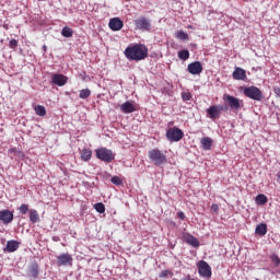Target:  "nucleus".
I'll use <instances>...</instances> for the list:
<instances>
[{
  "mask_svg": "<svg viewBox=\"0 0 280 280\" xmlns=\"http://www.w3.org/2000/svg\"><path fill=\"white\" fill-rule=\"evenodd\" d=\"M30 205L23 203L20 206L19 211L22 213V215H25L27 212H30Z\"/></svg>",
  "mask_w": 280,
  "mask_h": 280,
  "instance_id": "2f4dec72",
  "label": "nucleus"
},
{
  "mask_svg": "<svg viewBox=\"0 0 280 280\" xmlns=\"http://www.w3.org/2000/svg\"><path fill=\"white\" fill-rule=\"evenodd\" d=\"M245 97L254 100L255 102H261L264 100V92L255 85H250L244 89L243 91Z\"/></svg>",
  "mask_w": 280,
  "mask_h": 280,
  "instance_id": "20e7f679",
  "label": "nucleus"
},
{
  "mask_svg": "<svg viewBox=\"0 0 280 280\" xmlns=\"http://www.w3.org/2000/svg\"><path fill=\"white\" fill-rule=\"evenodd\" d=\"M224 110H229V107L217 104V105H211L209 108H207L206 113H207L208 119L215 121V119H218Z\"/></svg>",
  "mask_w": 280,
  "mask_h": 280,
  "instance_id": "39448f33",
  "label": "nucleus"
},
{
  "mask_svg": "<svg viewBox=\"0 0 280 280\" xmlns=\"http://www.w3.org/2000/svg\"><path fill=\"white\" fill-rule=\"evenodd\" d=\"M61 36H63L65 38H71V36H73V30H71V27L69 26H65L61 30Z\"/></svg>",
  "mask_w": 280,
  "mask_h": 280,
  "instance_id": "393cba45",
  "label": "nucleus"
},
{
  "mask_svg": "<svg viewBox=\"0 0 280 280\" xmlns=\"http://www.w3.org/2000/svg\"><path fill=\"white\" fill-rule=\"evenodd\" d=\"M177 218H179V220H185V218H187V217L185 215V212L178 211L177 212Z\"/></svg>",
  "mask_w": 280,
  "mask_h": 280,
  "instance_id": "4c0bfd02",
  "label": "nucleus"
},
{
  "mask_svg": "<svg viewBox=\"0 0 280 280\" xmlns=\"http://www.w3.org/2000/svg\"><path fill=\"white\" fill-rule=\"evenodd\" d=\"M0 220L2 224H12L14 221V212L8 209L0 210Z\"/></svg>",
  "mask_w": 280,
  "mask_h": 280,
  "instance_id": "9b49d317",
  "label": "nucleus"
},
{
  "mask_svg": "<svg viewBox=\"0 0 280 280\" xmlns=\"http://www.w3.org/2000/svg\"><path fill=\"white\" fill-rule=\"evenodd\" d=\"M28 277H32V279H36L38 277V265L33 264L28 270Z\"/></svg>",
  "mask_w": 280,
  "mask_h": 280,
  "instance_id": "5701e85b",
  "label": "nucleus"
},
{
  "mask_svg": "<svg viewBox=\"0 0 280 280\" xmlns=\"http://www.w3.org/2000/svg\"><path fill=\"white\" fill-rule=\"evenodd\" d=\"M160 279H167L168 277H174V272L172 270H163L159 275Z\"/></svg>",
  "mask_w": 280,
  "mask_h": 280,
  "instance_id": "7c9ffc66",
  "label": "nucleus"
},
{
  "mask_svg": "<svg viewBox=\"0 0 280 280\" xmlns=\"http://www.w3.org/2000/svg\"><path fill=\"white\" fill-rule=\"evenodd\" d=\"M202 69V63L200 61H195L188 65L187 71L190 72L191 75H200Z\"/></svg>",
  "mask_w": 280,
  "mask_h": 280,
  "instance_id": "ddd939ff",
  "label": "nucleus"
},
{
  "mask_svg": "<svg viewBox=\"0 0 280 280\" xmlns=\"http://www.w3.org/2000/svg\"><path fill=\"white\" fill-rule=\"evenodd\" d=\"M179 60H189V50L184 49L178 52Z\"/></svg>",
  "mask_w": 280,
  "mask_h": 280,
  "instance_id": "c85d7f7f",
  "label": "nucleus"
},
{
  "mask_svg": "<svg viewBox=\"0 0 280 280\" xmlns=\"http://www.w3.org/2000/svg\"><path fill=\"white\" fill-rule=\"evenodd\" d=\"M256 205H266V202H268V197L264 194H259L258 196H256Z\"/></svg>",
  "mask_w": 280,
  "mask_h": 280,
  "instance_id": "a878e982",
  "label": "nucleus"
},
{
  "mask_svg": "<svg viewBox=\"0 0 280 280\" xmlns=\"http://www.w3.org/2000/svg\"><path fill=\"white\" fill-rule=\"evenodd\" d=\"M108 27L112 32H119L124 27V21L119 18H113L109 20Z\"/></svg>",
  "mask_w": 280,
  "mask_h": 280,
  "instance_id": "4468645a",
  "label": "nucleus"
},
{
  "mask_svg": "<svg viewBox=\"0 0 280 280\" xmlns=\"http://www.w3.org/2000/svg\"><path fill=\"white\" fill-rule=\"evenodd\" d=\"M19 241L11 240L7 242L5 250L7 253H16V250H19Z\"/></svg>",
  "mask_w": 280,
  "mask_h": 280,
  "instance_id": "a211bd4d",
  "label": "nucleus"
},
{
  "mask_svg": "<svg viewBox=\"0 0 280 280\" xmlns=\"http://www.w3.org/2000/svg\"><path fill=\"white\" fill-rule=\"evenodd\" d=\"M233 80H238L242 82H246V70L241 67H236L232 73Z\"/></svg>",
  "mask_w": 280,
  "mask_h": 280,
  "instance_id": "2eb2a0df",
  "label": "nucleus"
},
{
  "mask_svg": "<svg viewBox=\"0 0 280 280\" xmlns=\"http://www.w3.org/2000/svg\"><path fill=\"white\" fill-rule=\"evenodd\" d=\"M148 156L152 163L155 164L156 167L160 165H165L167 163V155L163 153L159 148H154L149 151Z\"/></svg>",
  "mask_w": 280,
  "mask_h": 280,
  "instance_id": "f03ea898",
  "label": "nucleus"
},
{
  "mask_svg": "<svg viewBox=\"0 0 280 280\" xmlns=\"http://www.w3.org/2000/svg\"><path fill=\"white\" fill-rule=\"evenodd\" d=\"M125 56L128 60L139 62V60H144V58H148V47H145L143 44L128 46L125 49Z\"/></svg>",
  "mask_w": 280,
  "mask_h": 280,
  "instance_id": "f257e3e1",
  "label": "nucleus"
},
{
  "mask_svg": "<svg viewBox=\"0 0 280 280\" xmlns=\"http://www.w3.org/2000/svg\"><path fill=\"white\" fill-rule=\"evenodd\" d=\"M9 47L10 49H16V47H19V42L16 39H11L9 42Z\"/></svg>",
  "mask_w": 280,
  "mask_h": 280,
  "instance_id": "c9c22d12",
  "label": "nucleus"
},
{
  "mask_svg": "<svg viewBox=\"0 0 280 280\" xmlns=\"http://www.w3.org/2000/svg\"><path fill=\"white\" fill-rule=\"evenodd\" d=\"M255 233L259 235V237H264V235L268 233V225L266 223H259L256 225Z\"/></svg>",
  "mask_w": 280,
  "mask_h": 280,
  "instance_id": "aec40b11",
  "label": "nucleus"
},
{
  "mask_svg": "<svg viewBox=\"0 0 280 280\" xmlns=\"http://www.w3.org/2000/svg\"><path fill=\"white\" fill-rule=\"evenodd\" d=\"M182 100L184 102H189V100H191V93L190 92H183L182 93Z\"/></svg>",
  "mask_w": 280,
  "mask_h": 280,
  "instance_id": "f704fd0d",
  "label": "nucleus"
},
{
  "mask_svg": "<svg viewBox=\"0 0 280 280\" xmlns=\"http://www.w3.org/2000/svg\"><path fill=\"white\" fill-rule=\"evenodd\" d=\"M43 50H44L45 52H47V46H46V45L43 46Z\"/></svg>",
  "mask_w": 280,
  "mask_h": 280,
  "instance_id": "ea45409f",
  "label": "nucleus"
},
{
  "mask_svg": "<svg viewBox=\"0 0 280 280\" xmlns=\"http://www.w3.org/2000/svg\"><path fill=\"white\" fill-rule=\"evenodd\" d=\"M28 219L32 224H37V222H40V215L35 209L28 210Z\"/></svg>",
  "mask_w": 280,
  "mask_h": 280,
  "instance_id": "6ab92c4d",
  "label": "nucleus"
},
{
  "mask_svg": "<svg viewBox=\"0 0 280 280\" xmlns=\"http://www.w3.org/2000/svg\"><path fill=\"white\" fill-rule=\"evenodd\" d=\"M175 36L178 38V40H189V35L184 31H177Z\"/></svg>",
  "mask_w": 280,
  "mask_h": 280,
  "instance_id": "bb28decb",
  "label": "nucleus"
},
{
  "mask_svg": "<svg viewBox=\"0 0 280 280\" xmlns=\"http://www.w3.org/2000/svg\"><path fill=\"white\" fill-rule=\"evenodd\" d=\"M200 143H201L202 150H211L213 140L209 137H205V138H201Z\"/></svg>",
  "mask_w": 280,
  "mask_h": 280,
  "instance_id": "412c9836",
  "label": "nucleus"
},
{
  "mask_svg": "<svg viewBox=\"0 0 280 280\" xmlns=\"http://www.w3.org/2000/svg\"><path fill=\"white\" fill-rule=\"evenodd\" d=\"M136 30L140 32H151L152 31V21L145 16H140L133 21Z\"/></svg>",
  "mask_w": 280,
  "mask_h": 280,
  "instance_id": "6e6552de",
  "label": "nucleus"
},
{
  "mask_svg": "<svg viewBox=\"0 0 280 280\" xmlns=\"http://www.w3.org/2000/svg\"><path fill=\"white\" fill-rule=\"evenodd\" d=\"M34 110L38 117H45L47 115V109H45V106L43 105H36Z\"/></svg>",
  "mask_w": 280,
  "mask_h": 280,
  "instance_id": "b1692460",
  "label": "nucleus"
},
{
  "mask_svg": "<svg viewBox=\"0 0 280 280\" xmlns=\"http://www.w3.org/2000/svg\"><path fill=\"white\" fill-rule=\"evenodd\" d=\"M91 156H93V151H91V149H83L81 151V159L82 161H91Z\"/></svg>",
  "mask_w": 280,
  "mask_h": 280,
  "instance_id": "4be33fe9",
  "label": "nucleus"
},
{
  "mask_svg": "<svg viewBox=\"0 0 280 280\" xmlns=\"http://www.w3.org/2000/svg\"><path fill=\"white\" fill-rule=\"evenodd\" d=\"M79 97H80V100H89V97H91V90H89V89L81 90Z\"/></svg>",
  "mask_w": 280,
  "mask_h": 280,
  "instance_id": "cd10ccee",
  "label": "nucleus"
},
{
  "mask_svg": "<svg viewBox=\"0 0 280 280\" xmlns=\"http://www.w3.org/2000/svg\"><path fill=\"white\" fill-rule=\"evenodd\" d=\"M277 178L280 180V172L277 173Z\"/></svg>",
  "mask_w": 280,
  "mask_h": 280,
  "instance_id": "a19ab883",
  "label": "nucleus"
},
{
  "mask_svg": "<svg viewBox=\"0 0 280 280\" xmlns=\"http://www.w3.org/2000/svg\"><path fill=\"white\" fill-rule=\"evenodd\" d=\"M223 102H226L231 110H240V108H244V101L229 94L223 95Z\"/></svg>",
  "mask_w": 280,
  "mask_h": 280,
  "instance_id": "423d86ee",
  "label": "nucleus"
},
{
  "mask_svg": "<svg viewBox=\"0 0 280 280\" xmlns=\"http://www.w3.org/2000/svg\"><path fill=\"white\" fill-rule=\"evenodd\" d=\"M198 272L203 279H211V266L207 261L200 260L198 262Z\"/></svg>",
  "mask_w": 280,
  "mask_h": 280,
  "instance_id": "1a4fd4ad",
  "label": "nucleus"
},
{
  "mask_svg": "<svg viewBox=\"0 0 280 280\" xmlns=\"http://www.w3.org/2000/svg\"><path fill=\"white\" fill-rule=\"evenodd\" d=\"M211 209H212V211H214V213H218V211L220 210V206H218V203H213L211 206Z\"/></svg>",
  "mask_w": 280,
  "mask_h": 280,
  "instance_id": "e433bc0d",
  "label": "nucleus"
},
{
  "mask_svg": "<svg viewBox=\"0 0 280 280\" xmlns=\"http://www.w3.org/2000/svg\"><path fill=\"white\" fill-rule=\"evenodd\" d=\"M2 27H3L4 30H9L8 24H5V23L2 25Z\"/></svg>",
  "mask_w": 280,
  "mask_h": 280,
  "instance_id": "58836bf2",
  "label": "nucleus"
},
{
  "mask_svg": "<svg viewBox=\"0 0 280 280\" xmlns=\"http://www.w3.org/2000/svg\"><path fill=\"white\" fill-rule=\"evenodd\" d=\"M94 209H95V211H97V213H105L106 212V206H104L102 202L95 203Z\"/></svg>",
  "mask_w": 280,
  "mask_h": 280,
  "instance_id": "c756f323",
  "label": "nucleus"
},
{
  "mask_svg": "<svg viewBox=\"0 0 280 280\" xmlns=\"http://www.w3.org/2000/svg\"><path fill=\"white\" fill-rule=\"evenodd\" d=\"M270 259L276 267L280 266V258L277 254H271Z\"/></svg>",
  "mask_w": 280,
  "mask_h": 280,
  "instance_id": "473e14b6",
  "label": "nucleus"
},
{
  "mask_svg": "<svg viewBox=\"0 0 280 280\" xmlns=\"http://www.w3.org/2000/svg\"><path fill=\"white\" fill-rule=\"evenodd\" d=\"M120 110L125 115H130V113H135L137 110V107L135 104H132V102L127 101L120 105Z\"/></svg>",
  "mask_w": 280,
  "mask_h": 280,
  "instance_id": "dca6fc26",
  "label": "nucleus"
},
{
  "mask_svg": "<svg viewBox=\"0 0 280 280\" xmlns=\"http://www.w3.org/2000/svg\"><path fill=\"white\" fill-rule=\"evenodd\" d=\"M68 78L65 74H54L51 78L52 84H56V86H65L68 82Z\"/></svg>",
  "mask_w": 280,
  "mask_h": 280,
  "instance_id": "f3484780",
  "label": "nucleus"
},
{
  "mask_svg": "<svg viewBox=\"0 0 280 280\" xmlns=\"http://www.w3.org/2000/svg\"><path fill=\"white\" fill-rule=\"evenodd\" d=\"M57 266H73V257L70 254L57 256Z\"/></svg>",
  "mask_w": 280,
  "mask_h": 280,
  "instance_id": "f8f14e48",
  "label": "nucleus"
},
{
  "mask_svg": "<svg viewBox=\"0 0 280 280\" xmlns=\"http://www.w3.org/2000/svg\"><path fill=\"white\" fill-rule=\"evenodd\" d=\"M183 240L188 246H192V248L200 247V241L196 238V236L191 235L189 232L183 233Z\"/></svg>",
  "mask_w": 280,
  "mask_h": 280,
  "instance_id": "9d476101",
  "label": "nucleus"
},
{
  "mask_svg": "<svg viewBox=\"0 0 280 280\" xmlns=\"http://www.w3.org/2000/svg\"><path fill=\"white\" fill-rule=\"evenodd\" d=\"M185 137V132L178 127H172L166 131V139L170 143H177Z\"/></svg>",
  "mask_w": 280,
  "mask_h": 280,
  "instance_id": "0eeeda50",
  "label": "nucleus"
},
{
  "mask_svg": "<svg viewBox=\"0 0 280 280\" xmlns=\"http://www.w3.org/2000/svg\"><path fill=\"white\" fill-rule=\"evenodd\" d=\"M95 154H96V159H98V161H103V163H113L116 156L115 152H113V150L106 147L96 149Z\"/></svg>",
  "mask_w": 280,
  "mask_h": 280,
  "instance_id": "7ed1b4c3",
  "label": "nucleus"
},
{
  "mask_svg": "<svg viewBox=\"0 0 280 280\" xmlns=\"http://www.w3.org/2000/svg\"><path fill=\"white\" fill-rule=\"evenodd\" d=\"M110 183H113V185L119 186V185H122V184H124V180H121V179L119 178V176H113V177L110 178Z\"/></svg>",
  "mask_w": 280,
  "mask_h": 280,
  "instance_id": "72a5a7b5",
  "label": "nucleus"
}]
</instances>
